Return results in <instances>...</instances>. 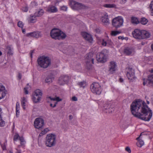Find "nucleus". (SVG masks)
I'll list each match as a JSON object with an SVG mask.
<instances>
[{"label":"nucleus","instance_id":"nucleus-1","mask_svg":"<svg viewBox=\"0 0 153 153\" xmlns=\"http://www.w3.org/2000/svg\"><path fill=\"white\" fill-rule=\"evenodd\" d=\"M131 110L132 114L135 117L145 121H149L152 115V111L145 102L140 99L132 103Z\"/></svg>","mask_w":153,"mask_h":153},{"label":"nucleus","instance_id":"nucleus-2","mask_svg":"<svg viewBox=\"0 0 153 153\" xmlns=\"http://www.w3.org/2000/svg\"><path fill=\"white\" fill-rule=\"evenodd\" d=\"M50 35L52 38L59 40L64 39L66 36L65 33L57 28H54L51 30Z\"/></svg>","mask_w":153,"mask_h":153},{"label":"nucleus","instance_id":"nucleus-3","mask_svg":"<svg viewBox=\"0 0 153 153\" xmlns=\"http://www.w3.org/2000/svg\"><path fill=\"white\" fill-rule=\"evenodd\" d=\"M38 65L41 68H46L51 65V60L49 58L45 56H40L37 59Z\"/></svg>","mask_w":153,"mask_h":153},{"label":"nucleus","instance_id":"nucleus-4","mask_svg":"<svg viewBox=\"0 0 153 153\" xmlns=\"http://www.w3.org/2000/svg\"><path fill=\"white\" fill-rule=\"evenodd\" d=\"M56 143V136L54 134H50L46 136L45 144L47 147H51L54 146Z\"/></svg>","mask_w":153,"mask_h":153},{"label":"nucleus","instance_id":"nucleus-5","mask_svg":"<svg viewBox=\"0 0 153 153\" xmlns=\"http://www.w3.org/2000/svg\"><path fill=\"white\" fill-rule=\"evenodd\" d=\"M112 22L113 26L117 28L123 25V19L121 16H119L113 19Z\"/></svg>","mask_w":153,"mask_h":153},{"label":"nucleus","instance_id":"nucleus-6","mask_svg":"<svg viewBox=\"0 0 153 153\" xmlns=\"http://www.w3.org/2000/svg\"><path fill=\"white\" fill-rule=\"evenodd\" d=\"M91 91L96 94H100L102 91V88L100 85L98 83H93L91 85Z\"/></svg>","mask_w":153,"mask_h":153},{"label":"nucleus","instance_id":"nucleus-7","mask_svg":"<svg viewBox=\"0 0 153 153\" xmlns=\"http://www.w3.org/2000/svg\"><path fill=\"white\" fill-rule=\"evenodd\" d=\"M42 93L39 89L36 90L33 94L32 100L34 102L37 103L40 101L42 95Z\"/></svg>","mask_w":153,"mask_h":153},{"label":"nucleus","instance_id":"nucleus-8","mask_svg":"<svg viewBox=\"0 0 153 153\" xmlns=\"http://www.w3.org/2000/svg\"><path fill=\"white\" fill-rule=\"evenodd\" d=\"M70 5L71 8L76 10H79L86 8V7L81 3L72 0L70 1Z\"/></svg>","mask_w":153,"mask_h":153},{"label":"nucleus","instance_id":"nucleus-9","mask_svg":"<svg viewBox=\"0 0 153 153\" xmlns=\"http://www.w3.org/2000/svg\"><path fill=\"white\" fill-rule=\"evenodd\" d=\"M143 80V85H146L148 87L153 88V74L148 75L147 79L144 78Z\"/></svg>","mask_w":153,"mask_h":153},{"label":"nucleus","instance_id":"nucleus-10","mask_svg":"<svg viewBox=\"0 0 153 153\" xmlns=\"http://www.w3.org/2000/svg\"><path fill=\"white\" fill-rule=\"evenodd\" d=\"M106 50H103L101 52L98 53L97 55V58L98 61L102 63L106 61L107 56L105 53Z\"/></svg>","mask_w":153,"mask_h":153},{"label":"nucleus","instance_id":"nucleus-11","mask_svg":"<svg viewBox=\"0 0 153 153\" xmlns=\"http://www.w3.org/2000/svg\"><path fill=\"white\" fill-rule=\"evenodd\" d=\"M95 57L94 54L92 53H89L86 54L85 60L87 65H91L92 64H93Z\"/></svg>","mask_w":153,"mask_h":153},{"label":"nucleus","instance_id":"nucleus-12","mask_svg":"<svg viewBox=\"0 0 153 153\" xmlns=\"http://www.w3.org/2000/svg\"><path fill=\"white\" fill-rule=\"evenodd\" d=\"M44 124L43 119L40 118H36L34 122V126L35 128L41 129Z\"/></svg>","mask_w":153,"mask_h":153},{"label":"nucleus","instance_id":"nucleus-13","mask_svg":"<svg viewBox=\"0 0 153 153\" xmlns=\"http://www.w3.org/2000/svg\"><path fill=\"white\" fill-rule=\"evenodd\" d=\"M128 79L133 81L135 79V76L134 70L131 68H129L126 74Z\"/></svg>","mask_w":153,"mask_h":153},{"label":"nucleus","instance_id":"nucleus-14","mask_svg":"<svg viewBox=\"0 0 153 153\" xmlns=\"http://www.w3.org/2000/svg\"><path fill=\"white\" fill-rule=\"evenodd\" d=\"M142 30L139 29H135L132 32L134 37L136 39H141Z\"/></svg>","mask_w":153,"mask_h":153},{"label":"nucleus","instance_id":"nucleus-15","mask_svg":"<svg viewBox=\"0 0 153 153\" xmlns=\"http://www.w3.org/2000/svg\"><path fill=\"white\" fill-rule=\"evenodd\" d=\"M69 77L68 76L63 75L61 76L59 78V83L60 85H63L67 83L68 81Z\"/></svg>","mask_w":153,"mask_h":153},{"label":"nucleus","instance_id":"nucleus-16","mask_svg":"<svg viewBox=\"0 0 153 153\" xmlns=\"http://www.w3.org/2000/svg\"><path fill=\"white\" fill-rule=\"evenodd\" d=\"M134 52V49L131 47H126L124 50V53L127 55H132Z\"/></svg>","mask_w":153,"mask_h":153},{"label":"nucleus","instance_id":"nucleus-17","mask_svg":"<svg viewBox=\"0 0 153 153\" xmlns=\"http://www.w3.org/2000/svg\"><path fill=\"white\" fill-rule=\"evenodd\" d=\"M82 35L83 37L86 40L90 42H91L93 40L92 36L90 34L85 32L82 33Z\"/></svg>","mask_w":153,"mask_h":153},{"label":"nucleus","instance_id":"nucleus-18","mask_svg":"<svg viewBox=\"0 0 153 153\" xmlns=\"http://www.w3.org/2000/svg\"><path fill=\"white\" fill-rule=\"evenodd\" d=\"M42 34L40 32L34 31L27 34L28 36H30L36 38H38L42 36Z\"/></svg>","mask_w":153,"mask_h":153},{"label":"nucleus","instance_id":"nucleus-19","mask_svg":"<svg viewBox=\"0 0 153 153\" xmlns=\"http://www.w3.org/2000/svg\"><path fill=\"white\" fill-rule=\"evenodd\" d=\"M108 17L107 14L105 13L104 15L102 16L101 18L102 22L105 25H107L110 24L109 21Z\"/></svg>","mask_w":153,"mask_h":153},{"label":"nucleus","instance_id":"nucleus-20","mask_svg":"<svg viewBox=\"0 0 153 153\" xmlns=\"http://www.w3.org/2000/svg\"><path fill=\"white\" fill-rule=\"evenodd\" d=\"M116 65L115 62L112 61L110 63L109 71L110 73L113 74L116 70Z\"/></svg>","mask_w":153,"mask_h":153},{"label":"nucleus","instance_id":"nucleus-21","mask_svg":"<svg viewBox=\"0 0 153 153\" xmlns=\"http://www.w3.org/2000/svg\"><path fill=\"white\" fill-rule=\"evenodd\" d=\"M150 36L151 34L149 32L147 31L142 30L141 39L148 38Z\"/></svg>","mask_w":153,"mask_h":153},{"label":"nucleus","instance_id":"nucleus-22","mask_svg":"<svg viewBox=\"0 0 153 153\" xmlns=\"http://www.w3.org/2000/svg\"><path fill=\"white\" fill-rule=\"evenodd\" d=\"M5 88L4 86L0 84V100L2 99L6 95V93L4 91Z\"/></svg>","mask_w":153,"mask_h":153},{"label":"nucleus","instance_id":"nucleus-23","mask_svg":"<svg viewBox=\"0 0 153 153\" xmlns=\"http://www.w3.org/2000/svg\"><path fill=\"white\" fill-rule=\"evenodd\" d=\"M143 133H141L140 136L136 138V140H138V142L136 143V145L137 146L139 147H141L144 144V142L140 138H142L141 136L143 135Z\"/></svg>","mask_w":153,"mask_h":153},{"label":"nucleus","instance_id":"nucleus-24","mask_svg":"<svg viewBox=\"0 0 153 153\" xmlns=\"http://www.w3.org/2000/svg\"><path fill=\"white\" fill-rule=\"evenodd\" d=\"M48 11L51 13H56L58 11L57 8L54 6H49L48 9Z\"/></svg>","mask_w":153,"mask_h":153},{"label":"nucleus","instance_id":"nucleus-25","mask_svg":"<svg viewBox=\"0 0 153 153\" xmlns=\"http://www.w3.org/2000/svg\"><path fill=\"white\" fill-rule=\"evenodd\" d=\"M37 17L34 14L33 15H30L29 18V22L30 23L35 22L37 20Z\"/></svg>","mask_w":153,"mask_h":153},{"label":"nucleus","instance_id":"nucleus-26","mask_svg":"<svg viewBox=\"0 0 153 153\" xmlns=\"http://www.w3.org/2000/svg\"><path fill=\"white\" fill-rule=\"evenodd\" d=\"M44 11L43 10L41 9L35 13L34 14L37 17L42 16L43 14Z\"/></svg>","mask_w":153,"mask_h":153},{"label":"nucleus","instance_id":"nucleus-27","mask_svg":"<svg viewBox=\"0 0 153 153\" xmlns=\"http://www.w3.org/2000/svg\"><path fill=\"white\" fill-rule=\"evenodd\" d=\"M131 22L133 24H137L139 23L138 19L134 17H132L131 19Z\"/></svg>","mask_w":153,"mask_h":153},{"label":"nucleus","instance_id":"nucleus-28","mask_svg":"<svg viewBox=\"0 0 153 153\" xmlns=\"http://www.w3.org/2000/svg\"><path fill=\"white\" fill-rule=\"evenodd\" d=\"M105 7L108 8H116V5L114 4H105L104 5Z\"/></svg>","mask_w":153,"mask_h":153},{"label":"nucleus","instance_id":"nucleus-29","mask_svg":"<svg viewBox=\"0 0 153 153\" xmlns=\"http://www.w3.org/2000/svg\"><path fill=\"white\" fill-rule=\"evenodd\" d=\"M148 22V20L145 18L143 17L141 18L140 23L143 25H146Z\"/></svg>","mask_w":153,"mask_h":153},{"label":"nucleus","instance_id":"nucleus-30","mask_svg":"<svg viewBox=\"0 0 153 153\" xmlns=\"http://www.w3.org/2000/svg\"><path fill=\"white\" fill-rule=\"evenodd\" d=\"M121 33V31L113 30L111 31V35L113 36H115L118 34Z\"/></svg>","mask_w":153,"mask_h":153},{"label":"nucleus","instance_id":"nucleus-31","mask_svg":"<svg viewBox=\"0 0 153 153\" xmlns=\"http://www.w3.org/2000/svg\"><path fill=\"white\" fill-rule=\"evenodd\" d=\"M78 85L80 88H84L86 85V82L85 81H82L78 83Z\"/></svg>","mask_w":153,"mask_h":153},{"label":"nucleus","instance_id":"nucleus-32","mask_svg":"<svg viewBox=\"0 0 153 153\" xmlns=\"http://www.w3.org/2000/svg\"><path fill=\"white\" fill-rule=\"evenodd\" d=\"M19 102H17L16 103V115L17 116L18 115H19Z\"/></svg>","mask_w":153,"mask_h":153},{"label":"nucleus","instance_id":"nucleus-33","mask_svg":"<svg viewBox=\"0 0 153 153\" xmlns=\"http://www.w3.org/2000/svg\"><path fill=\"white\" fill-rule=\"evenodd\" d=\"M114 108L112 107H108V110L107 111H105L106 113H112L114 111Z\"/></svg>","mask_w":153,"mask_h":153},{"label":"nucleus","instance_id":"nucleus-34","mask_svg":"<svg viewBox=\"0 0 153 153\" xmlns=\"http://www.w3.org/2000/svg\"><path fill=\"white\" fill-rule=\"evenodd\" d=\"M149 7L150 9L152 15L153 16V1L151 2Z\"/></svg>","mask_w":153,"mask_h":153},{"label":"nucleus","instance_id":"nucleus-35","mask_svg":"<svg viewBox=\"0 0 153 153\" xmlns=\"http://www.w3.org/2000/svg\"><path fill=\"white\" fill-rule=\"evenodd\" d=\"M31 88V87L30 85H29V84H27V86L26 87L24 88V90L25 91V94H28V89H30Z\"/></svg>","mask_w":153,"mask_h":153},{"label":"nucleus","instance_id":"nucleus-36","mask_svg":"<svg viewBox=\"0 0 153 153\" xmlns=\"http://www.w3.org/2000/svg\"><path fill=\"white\" fill-rule=\"evenodd\" d=\"M45 81L46 83H49L52 82V79L51 76H48L46 78Z\"/></svg>","mask_w":153,"mask_h":153},{"label":"nucleus","instance_id":"nucleus-37","mask_svg":"<svg viewBox=\"0 0 153 153\" xmlns=\"http://www.w3.org/2000/svg\"><path fill=\"white\" fill-rule=\"evenodd\" d=\"M26 102V99L25 97H23L22 100L21 101V104L23 108L25 109V102Z\"/></svg>","mask_w":153,"mask_h":153},{"label":"nucleus","instance_id":"nucleus-38","mask_svg":"<svg viewBox=\"0 0 153 153\" xmlns=\"http://www.w3.org/2000/svg\"><path fill=\"white\" fill-rule=\"evenodd\" d=\"M5 123V122L2 120V117H0V126H4Z\"/></svg>","mask_w":153,"mask_h":153},{"label":"nucleus","instance_id":"nucleus-39","mask_svg":"<svg viewBox=\"0 0 153 153\" xmlns=\"http://www.w3.org/2000/svg\"><path fill=\"white\" fill-rule=\"evenodd\" d=\"M51 100L55 101L56 100L57 102L60 101L62 100V99H60L59 97H57L56 98H52L51 97H49Z\"/></svg>","mask_w":153,"mask_h":153},{"label":"nucleus","instance_id":"nucleus-40","mask_svg":"<svg viewBox=\"0 0 153 153\" xmlns=\"http://www.w3.org/2000/svg\"><path fill=\"white\" fill-rule=\"evenodd\" d=\"M49 129L48 128H47L43 130L41 133L40 134H46L48 131H49Z\"/></svg>","mask_w":153,"mask_h":153},{"label":"nucleus","instance_id":"nucleus-41","mask_svg":"<svg viewBox=\"0 0 153 153\" xmlns=\"http://www.w3.org/2000/svg\"><path fill=\"white\" fill-rule=\"evenodd\" d=\"M7 48L8 50V53L9 54V55H12V53L11 47L10 46H7Z\"/></svg>","mask_w":153,"mask_h":153},{"label":"nucleus","instance_id":"nucleus-42","mask_svg":"<svg viewBox=\"0 0 153 153\" xmlns=\"http://www.w3.org/2000/svg\"><path fill=\"white\" fill-rule=\"evenodd\" d=\"M19 135L18 134H16L13 137V140L14 141H16L19 138Z\"/></svg>","mask_w":153,"mask_h":153},{"label":"nucleus","instance_id":"nucleus-43","mask_svg":"<svg viewBox=\"0 0 153 153\" xmlns=\"http://www.w3.org/2000/svg\"><path fill=\"white\" fill-rule=\"evenodd\" d=\"M18 26L19 27L22 28L23 26V24L22 22H18Z\"/></svg>","mask_w":153,"mask_h":153},{"label":"nucleus","instance_id":"nucleus-44","mask_svg":"<svg viewBox=\"0 0 153 153\" xmlns=\"http://www.w3.org/2000/svg\"><path fill=\"white\" fill-rule=\"evenodd\" d=\"M110 105L106 104H104V109H105V111H107L108 110V107H109Z\"/></svg>","mask_w":153,"mask_h":153},{"label":"nucleus","instance_id":"nucleus-45","mask_svg":"<svg viewBox=\"0 0 153 153\" xmlns=\"http://www.w3.org/2000/svg\"><path fill=\"white\" fill-rule=\"evenodd\" d=\"M101 44L103 46H106L107 44V42L105 41L103 39H102V40Z\"/></svg>","mask_w":153,"mask_h":153},{"label":"nucleus","instance_id":"nucleus-46","mask_svg":"<svg viewBox=\"0 0 153 153\" xmlns=\"http://www.w3.org/2000/svg\"><path fill=\"white\" fill-rule=\"evenodd\" d=\"M125 150L126 151L128 152L129 153H130L131 152V150L129 147H127L125 148Z\"/></svg>","mask_w":153,"mask_h":153},{"label":"nucleus","instance_id":"nucleus-47","mask_svg":"<svg viewBox=\"0 0 153 153\" xmlns=\"http://www.w3.org/2000/svg\"><path fill=\"white\" fill-rule=\"evenodd\" d=\"M67 7L66 6H63L61 7V9L64 11H66L67 10Z\"/></svg>","mask_w":153,"mask_h":153},{"label":"nucleus","instance_id":"nucleus-48","mask_svg":"<svg viewBox=\"0 0 153 153\" xmlns=\"http://www.w3.org/2000/svg\"><path fill=\"white\" fill-rule=\"evenodd\" d=\"M72 100L73 101H76L77 100V98L75 96L72 97Z\"/></svg>","mask_w":153,"mask_h":153},{"label":"nucleus","instance_id":"nucleus-49","mask_svg":"<svg viewBox=\"0 0 153 153\" xmlns=\"http://www.w3.org/2000/svg\"><path fill=\"white\" fill-rule=\"evenodd\" d=\"M31 4L33 6H36L37 5V3L35 1H33L31 2Z\"/></svg>","mask_w":153,"mask_h":153},{"label":"nucleus","instance_id":"nucleus-50","mask_svg":"<svg viewBox=\"0 0 153 153\" xmlns=\"http://www.w3.org/2000/svg\"><path fill=\"white\" fill-rule=\"evenodd\" d=\"M23 10H24V11L26 12L28 10V9L27 7H25L23 8Z\"/></svg>","mask_w":153,"mask_h":153},{"label":"nucleus","instance_id":"nucleus-51","mask_svg":"<svg viewBox=\"0 0 153 153\" xmlns=\"http://www.w3.org/2000/svg\"><path fill=\"white\" fill-rule=\"evenodd\" d=\"M56 103H57L56 102L55 104H54V105H53V104H52L51 103L50 105L51 107L54 108L56 106Z\"/></svg>","mask_w":153,"mask_h":153},{"label":"nucleus","instance_id":"nucleus-52","mask_svg":"<svg viewBox=\"0 0 153 153\" xmlns=\"http://www.w3.org/2000/svg\"><path fill=\"white\" fill-rule=\"evenodd\" d=\"M19 139L21 141L24 140V138L22 137H19Z\"/></svg>","mask_w":153,"mask_h":153},{"label":"nucleus","instance_id":"nucleus-53","mask_svg":"<svg viewBox=\"0 0 153 153\" xmlns=\"http://www.w3.org/2000/svg\"><path fill=\"white\" fill-rule=\"evenodd\" d=\"M16 149L17 151L16 152V153H21V150H19L17 149Z\"/></svg>","mask_w":153,"mask_h":153},{"label":"nucleus","instance_id":"nucleus-54","mask_svg":"<svg viewBox=\"0 0 153 153\" xmlns=\"http://www.w3.org/2000/svg\"><path fill=\"white\" fill-rule=\"evenodd\" d=\"M118 39H121L122 40H123V39H124L125 38L123 36H120L118 37Z\"/></svg>","mask_w":153,"mask_h":153},{"label":"nucleus","instance_id":"nucleus-55","mask_svg":"<svg viewBox=\"0 0 153 153\" xmlns=\"http://www.w3.org/2000/svg\"><path fill=\"white\" fill-rule=\"evenodd\" d=\"M25 140L24 141H21V145L23 146V145H24L25 144Z\"/></svg>","mask_w":153,"mask_h":153},{"label":"nucleus","instance_id":"nucleus-56","mask_svg":"<svg viewBox=\"0 0 153 153\" xmlns=\"http://www.w3.org/2000/svg\"><path fill=\"white\" fill-rule=\"evenodd\" d=\"M1 146L3 149V150H4L5 149V143H4V146L2 145V144H1Z\"/></svg>","mask_w":153,"mask_h":153},{"label":"nucleus","instance_id":"nucleus-57","mask_svg":"<svg viewBox=\"0 0 153 153\" xmlns=\"http://www.w3.org/2000/svg\"><path fill=\"white\" fill-rule=\"evenodd\" d=\"M59 1H55L54 2L55 5H57V4L59 3Z\"/></svg>","mask_w":153,"mask_h":153},{"label":"nucleus","instance_id":"nucleus-58","mask_svg":"<svg viewBox=\"0 0 153 153\" xmlns=\"http://www.w3.org/2000/svg\"><path fill=\"white\" fill-rule=\"evenodd\" d=\"M95 31L96 32L98 33H99L100 32V30L99 29H98V28L96 29L95 30Z\"/></svg>","mask_w":153,"mask_h":153},{"label":"nucleus","instance_id":"nucleus-59","mask_svg":"<svg viewBox=\"0 0 153 153\" xmlns=\"http://www.w3.org/2000/svg\"><path fill=\"white\" fill-rule=\"evenodd\" d=\"M18 78L19 79H21L22 78V75L21 74L19 73L18 74Z\"/></svg>","mask_w":153,"mask_h":153},{"label":"nucleus","instance_id":"nucleus-60","mask_svg":"<svg viewBox=\"0 0 153 153\" xmlns=\"http://www.w3.org/2000/svg\"><path fill=\"white\" fill-rule=\"evenodd\" d=\"M69 119L71 120L73 118V116L72 115H70L69 116Z\"/></svg>","mask_w":153,"mask_h":153},{"label":"nucleus","instance_id":"nucleus-61","mask_svg":"<svg viewBox=\"0 0 153 153\" xmlns=\"http://www.w3.org/2000/svg\"><path fill=\"white\" fill-rule=\"evenodd\" d=\"M33 52V50H31L30 51V55L31 57H32V53Z\"/></svg>","mask_w":153,"mask_h":153},{"label":"nucleus","instance_id":"nucleus-62","mask_svg":"<svg viewBox=\"0 0 153 153\" xmlns=\"http://www.w3.org/2000/svg\"><path fill=\"white\" fill-rule=\"evenodd\" d=\"M119 81H120V82H123V80L122 78H120L119 79Z\"/></svg>","mask_w":153,"mask_h":153},{"label":"nucleus","instance_id":"nucleus-63","mask_svg":"<svg viewBox=\"0 0 153 153\" xmlns=\"http://www.w3.org/2000/svg\"><path fill=\"white\" fill-rule=\"evenodd\" d=\"M127 0H122V3H125L126 2Z\"/></svg>","mask_w":153,"mask_h":153},{"label":"nucleus","instance_id":"nucleus-64","mask_svg":"<svg viewBox=\"0 0 153 153\" xmlns=\"http://www.w3.org/2000/svg\"><path fill=\"white\" fill-rule=\"evenodd\" d=\"M151 48L152 50H153V43L151 45Z\"/></svg>","mask_w":153,"mask_h":153}]
</instances>
